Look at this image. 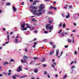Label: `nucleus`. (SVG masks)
<instances>
[{
    "label": "nucleus",
    "instance_id": "473e14b6",
    "mask_svg": "<svg viewBox=\"0 0 79 79\" xmlns=\"http://www.w3.org/2000/svg\"><path fill=\"white\" fill-rule=\"evenodd\" d=\"M75 68V66H72L71 67V69H73V68Z\"/></svg>",
    "mask_w": 79,
    "mask_h": 79
},
{
    "label": "nucleus",
    "instance_id": "4d7b16f0",
    "mask_svg": "<svg viewBox=\"0 0 79 79\" xmlns=\"http://www.w3.org/2000/svg\"><path fill=\"white\" fill-rule=\"evenodd\" d=\"M72 8V6L70 5L69 6V8Z\"/></svg>",
    "mask_w": 79,
    "mask_h": 79
},
{
    "label": "nucleus",
    "instance_id": "4c0bfd02",
    "mask_svg": "<svg viewBox=\"0 0 79 79\" xmlns=\"http://www.w3.org/2000/svg\"><path fill=\"white\" fill-rule=\"evenodd\" d=\"M62 31V30L61 29L58 32V33L59 34H60V33H61V32Z\"/></svg>",
    "mask_w": 79,
    "mask_h": 79
},
{
    "label": "nucleus",
    "instance_id": "a19ab883",
    "mask_svg": "<svg viewBox=\"0 0 79 79\" xmlns=\"http://www.w3.org/2000/svg\"><path fill=\"white\" fill-rule=\"evenodd\" d=\"M74 54H75V55H77V52L76 51H75Z\"/></svg>",
    "mask_w": 79,
    "mask_h": 79
},
{
    "label": "nucleus",
    "instance_id": "338daca9",
    "mask_svg": "<svg viewBox=\"0 0 79 79\" xmlns=\"http://www.w3.org/2000/svg\"><path fill=\"white\" fill-rule=\"evenodd\" d=\"M36 38H35L34 40H33V41H35V40H36Z\"/></svg>",
    "mask_w": 79,
    "mask_h": 79
},
{
    "label": "nucleus",
    "instance_id": "58836bf2",
    "mask_svg": "<svg viewBox=\"0 0 79 79\" xmlns=\"http://www.w3.org/2000/svg\"><path fill=\"white\" fill-rule=\"evenodd\" d=\"M56 47V46L55 45H53V47H52L53 48H55Z\"/></svg>",
    "mask_w": 79,
    "mask_h": 79
},
{
    "label": "nucleus",
    "instance_id": "9b49d317",
    "mask_svg": "<svg viewBox=\"0 0 79 79\" xmlns=\"http://www.w3.org/2000/svg\"><path fill=\"white\" fill-rule=\"evenodd\" d=\"M67 15H66V18H67V19L68 18L70 17V15H69V13H67Z\"/></svg>",
    "mask_w": 79,
    "mask_h": 79
},
{
    "label": "nucleus",
    "instance_id": "412c9836",
    "mask_svg": "<svg viewBox=\"0 0 79 79\" xmlns=\"http://www.w3.org/2000/svg\"><path fill=\"white\" fill-rule=\"evenodd\" d=\"M9 37V35H7V41H9V40H10V38Z\"/></svg>",
    "mask_w": 79,
    "mask_h": 79
},
{
    "label": "nucleus",
    "instance_id": "4468645a",
    "mask_svg": "<svg viewBox=\"0 0 79 79\" xmlns=\"http://www.w3.org/2000/svg\"><path fill=\"white\" fill-rule=\"evenodd\" d=\"M37 71H38V69H35L34 71L35 73H37Z\"/></svg>",
    "mask_w": 79,
    "mask_h": 79
},
{
    "label": "nucleus",
    "instance_id": "a878e982",
    "mask_svg": "<svg viewBox=\"0 0 79 79\" xmlns=\"http://www.w3.org/2000/svg\"><path fill=\"white\" fill-rule=\"evenodd\" d=\"M45 60V58H44L43 59V60H41L42 62H43V61H44Z\"/></svg>",
    "mask_w": 79,
    "mask_h": 79
},
{
    "label": "nucleus",
    "instance_id": "f3484780",
    "mask_svg": "<svg viewBox=\"0 0 79 79\" xmlns=\"http://www.w3.org/2000/svg\"><path fill=\"white\" fill-rule=\"evenodd\" d=\"M21 62L22 63H26L27 62V61H26V60H21Z\"/></svg>",
    "mask_w": 79,
    "mask_h": 79
},
{
    "label": "nucleus",
    "instance_id": "c03bdc74",
    "mask_svg": "<svg viewBox=\"0 0 79 79\" xmlns=\"http://www.w3.org/2000/svg\"><path fill=\"white\" fill-rule=\"evenodd\" d=\"M47 40H47V39H44V40H42V41H47Z\"/></svg>",
    "mask_w": 79,
    "mask_h": 79
},
{
    "label": "nucleus",
    "instance_id": "2f4dec72",
    "mask_svg": "<svg viewBox=\"0 0 79 79\" xmlns=\"http://www.w3.org/2000/svg\"><path fill=\"white\" fill-rule=\"evenodd\" d=\"M12 78H13V79H15L16 77H15V76H12Z\"/></svg>",
    "mask_w": 79,
    "mask_h": 79
},
{
    "label": "nucleus",
    "instance_id": "6e6552de",
    "mask_svg": "<svg viewBox=\"0 0 79 79\" xmlns=\"http://www.w3.org/2000/svg\"><path fill=\"white\" fill-rule=\"evenodd\" d=\"M26 25L27 26L26 27V28H29V29H31V27L29 26V24L28 23H27Z\"/></svg>",
    "mask_w": 79,
    "mask_h": 79
},
{
    "label": "nucleus",
    "instance_id": "37998d69",
    "mask_svg": "<svg viewBox=\"0 0 79 79\" xmlns=\"http://www.w3.org/2000/svg\"><path fill=\"white\" fill-rule=\"evenodd\" d=\"M33 58H34V60H37V59H38V58L35 57H34Z\"/></svg>",
    "mask_w": 79,
    "mask_h": 79
},
{
    "label": "nucleus",
    "instance_id": "09e8293b",
    "mask_svg": "<svg viewBox=\"0 0 79 79\" xmlns=\"http://www.w3.org/2000/svg\"><path fill=\"white\" fill-rule=\"evenodd\" d=\"M73 63H74V61H73L72 62H71L70 65H71V64H73Z\"/></svg>",
    "mask_w": 79,
    "mask_h": 79
},
{
    "label": "nucleus",
    "instance_id": "5701e85b",
    "mask_svg": "<svg viewBox=\"0 0 79 79\" xmlns=\"http://www.w3.org/2000/svg\"><path fill=\"white\" fill-rule=\"evenodd\" d=\"M5 64H8V62H6L4 63L3 65H5Z\"/></svg>",
    "mask_w": 79,
    "mask_h": 79
},
{
    "label": "nucleus",
    "instance_id": "2eb2a0df",
    "mask_svg": "<svg viewBox=\"0 0 79 79\" xmlns=\"http://www.w3.org/2000/svg\"><path fill=\"white\" fill-rule=\"evenodd\" d=\"M15 42H16V43H18V39L16 38H15Z\"/></svg>",
    "mask_w": 79,
    "mask_h": 79
},
{
    "label": "nucleus",
    "instance_id": "603ef678",
    "mask_svg": "<svg viewBox=\"0 0 79 79\" xmlns=\"http://www.w3.org/2000/svg\"><path fill=\"white\" fill-rule=\"evenodd\" d=\"M72 43H74V40L73 39L72 40Z\"/></svg>",
    "mask_w": 79,
    "mask_h": 79
},
{
    "label": "nucleus",
    "instance_id": "69168bd1",
    "mask_svg": "<svg viewBox=\"0 0 79 79\" xmlns=\"http://www.w3.org/2000/svg\"><path fill=\"white\" fill-rule=\"evenodd\" d=\"M25 52H27V48L25 49Z\"/></svg>",
    "mask_w": 79,
    "mask_h": 79
},
{
    "label": "nucleus",
    "instance_id": "6ab92c4d",
    "mask_svg": "<svg viewBox=\"0 0 79 79\" xmlns=\"http://www.w3.org/2000/svg\"><path fill=\"white\" fill-rule=\"evenodd\" d=\"M53 53H54V51L53 50L52 51V52H50V53L49 54V55L50 56L51 55H52V54H53Z\"/></svg>",
    "mask_w": 79,
    "mask_h": 79
},
{
    "label": "nucleus",
    "instance_id": "ea45409f",
    "mask_svg": "<svg viewBox=\"0 0 79 79\" xmlns=\"http://www.w3.org/2000/svg\"><path fill=\"white\" fill-rule=\"evenodd\" d=\"M2 74H4V75H6V72H3L2 73Z\"/></svg>",
    "mask_w": 79,
    "mask_h": 79
},
{
    "label": "nucleus",
    "instance_id": "cd10ccee",
    "mask_svg": "<svg viewBox=\"0 0 79 79\" xmlns=\"http://www.w3.org/2000/svg\"><path fill=\"white\" fill-rule=\"evenodd\" d=\"M49 44H50L51 45H53V43L52 42H49Z\"/></svg>",
    "mask_w": 79,
    "mask_h": 79
},
{
    "label": "nucleus",
    "instance_id": "f257e3e1",
    "mask_svg": "<svg viewBox=\"0 0 79 79\" xmlns=\"http://www.w3.org/2000/svg\"><path fill=\"white\" fill-rule=\"evenodd\" d=\"M44 5L42 4H41L39 7V10H38V12H36L35 13V15H37V16H42V14L45 12V10H43V9H44Z\"/></svg>",
    "mask_w": 79,
    "mask_h": 79
},
{
    "label": "nucleus",
    "instance_id": "aec40b11",
    "mask_svg": "<svg viewBox=\"0 0 79 79\" xmlns=\"http://www.w3.org/2000/svg\"><path fill=\"white\" fill-rule=\"evenodd\" d=\"M10 2H8L6 4V6H10Z\"/></svg>",
    "mask_w": 79,
    "mask_h": 79
},
{
    "label": "nucleus",
    "instance_id": "a18cd8bd",
    "mask_svg": "<svg viewBox=\"0 0 79 79\" xmlns=\"http://www.w3.org/2000/svg\"><path fill=\"white\" fill-rule=\"evenodd\" d=\"M24 2H22L21 3V5H24Z\"/></svg>",
    "mask_w": 79,
    "mask_h": 79
},
{
    "label": "nucleus",
    "instance_id": "e433bc0d",
    "mask_svg": "<svg viewBox=\"0 0 79 79\" xmlns=\"http://www.w3.org/2000/svg\"><path fill=\"white\" fill-rule=\"evenodd\" d=\"M62 25V24L61 23L60 25H59V27H61V25Z\"/></svg>",
    "mask_w": 79,
    "mask_h": 79
},
{
    "label": "nucleus",
    "instance_id": "0eeeda50",
    "mask_svg": "<svg viewBox=\"0 0 79 79\" xmlns=\"http://www.w3.org/2000/svg\"><path fill=\"white\" fill-rule=\"evenodd\" d=\"M67 41L68 42V43H69V44L71 43L72 42L71 40L69 38L67 39Z\"/></svg>",
    "mask_w": 79,
    "mask_h": 79
},
{
    "label": "nucleus",
    "instance_id": "1a4fd4ad",
    "mask_svg": "<svg viewBox=\"0 0 79 79\" xmlns=\"http://www.w3.org/2000/svg\"><path fill=\"white\" fill-rule=\"evenodd\" d=\"M30 11L31 12V13H36L37 10H34L33 9H32Z\"/></svg>",
    "mask_w": 79,
    "mask_h": 79
},
{
    "label": "nucleus",
    "instance_id": "680f3d73",
    "mask_svg": "<svg viewBox=\"0 0 79 79\" xmlns=\"http://www.w3.org/2000/svg\"><path fill=\"white\" fill-rule=\"evenodd\" d=\"M2 69V67L1 66H0V70H1Z\"/></svg>",
    "mask_w": 79,
    "mask_h": 79
},
{
    "label": "nucleus",
    "instance_id": "f8f14e48",
    "mask_svg": "<svg viewBox=\"0 0 79 79\" xmlns=\"http://www.w3.org/2000/svg\"><path fill=\"white\" fill-rule=\"evenodd\" d=\"M12 9L15 12L16 10V7L14 6L12 7Z\"/></svg>",
    "mask_w": 79,
    "mask_h": 79
},
{
    "label": "nucleus",
    "instance_id": "a211bd4d",
    "mask_svg": "<svg viewBox=\"0 0 79 79\" xmlns=\"http://www.w3.org/2000/svg\"><path fill=\"white\" fill-rule=\"evenodd\" d=\"M23 57L24 58H25V59H28V57H27L26 56H24Z\"/></svg>",
    "mask_w": 79,
    "mask_h": 79
},
{
    "label": "nucleus",
    "instance_id": "3c124183",
    "mask_svg": "<svg viewBox=\"0 0 79 79\" xmlns=\"http://www.w3.org/2000/svg\"><path fill=\"white\" fill-rule=\"evenodd\" d=\"M8 76H10V75H11V73H9L7 74Z\"/></svg>",
    "mask_w": 79,
    "mask_h": 79
},
{
    "label": "nucleus",
    "instance_id": "b1692460",
    "mask_svg": "<svg viewBox=\"0 0 79 79\" xmlns=\"http://www.w3.org/2000/svg\"><path fill=\"white\" fill-rule=\"evenodd\" d=\"M65 26H66V24H65V23H64L62 25L63 28H64V27H65Z\"/></svg>",
    "mask_w": 79,
    "mask_h": 79
},
{
    "label": "nucleus",
    "instance_id": "423d86ee",
    "mask_svg": "<svg viewBox=\"0 0 79 79\" xmlns=\"http://www.w3.org/2000/svg\"><path fill=\"white\" fill-rule=\"evenodd\" d=\"M30 8H32L33 10H36L37 9V7L36 6H31L30 7Z\"/></svg>",
    "mask_w": 79,
    "mask_h": 79
},
{
    "label": "nucleus",
    "instance_id": "393cba45",
    "mask_svg": "<svg viewBox=\"0 0 79 79\" xmlns=\"http://www.w3.org/2000/svg\"><path fill=\"white\" fill-rule=\"evenodd\" d=\"M48 74V73H47V71H44V74L45 75L46 74Z\"/></svg>",
    "mask_w": 79,
    "mask_h": 79
},
{
    "label": "nucleus",
    "instance_id": "bf43d9fd",
    "mask_svg": "<svg viewBox=\"0 0 79 79\" xmlns=\"http://www.w3.org/2000/svg\"><path fill=\"white\" fill-rule=\"evenodd\" d=\"M73 24L74 25V26H76V23L75 22Z\"/></svg>",
    "mask_w": 79,
    "mask_h": 79
},
{
    "label": "nucleus",
    "instance_id": "c85d7f7f",
    "mask_svg": "<svg viewBox=\"0 0 79 79\" xmlns=\"http://www.w3.org/2000/svg\"><path fill=\"white\" fill-rule=\"evenodd\" d=\"M66 77H67V75H66L65 76H64L63 78L65 79Z\"/></svg>",
    "mask_w": 79,
    "mask_h": 79
},
{
    "label": "nucleus",
    "instance_id": "c9c22d12",
    "mask_svg": "<svg viewBox=\"0 0 79 79\" xmlns=\"http://www.w3.org/2000/svg\"><path fill=\"white\" fill-rule=\"evenodd\" d=\"M43 67H46L47 66V65H46L45 64H44L43 65Z\"/></svg>",
    "mask_w": 79,
    "mask_h": 79
},
{
    "label": "nucleus",
    "instance_id": "79ce46f5",
    "mask_svg": "<svg viewBox=\"0 0 79 79\" xmlns=\"http://www.w3.org/2000/svg\"><path fill=\"white\" fill-rule=\"evenodd\" d=\"M44 34H47V33H48V31H44Z\"/></svg>",
    "mask_w": 79,
    "mask_h": 79
},
{
    "label": "nucleus",
    "instance_id": "20e7f679",
    "mask_svg": "<svg viewBox=\"0 0 79 79\" xmlns=\"http://www.w3.org/2000/svg\"><path fill=\"white\" fill-rule=\"evenodd\" d=\"M58 53H59V49L58 50H56V56H57L58 57H59V58L60 59V57L62 55V54H63V52H62L61 53L60 55V56H59L58 55Z\"/></svg>",
    "mask_w": 79,
    "mask_h": 79
},
{
    "label": "nucleus",
    "instance_id": "f704fd0d",
    "mask_svg": "<svg viewBox=\"0 0 79 79\" xmlns=\"http://www.w3.org/2000/svg\"><path fill=\"white\" fill-rule=\"evenodd\" d=\"M36 3L35 2V1H34V2L33 3V5H36Z\"/></svg>",
    "mask_w": 79,
    "mask_h": 79
},
{
    "label": "nucleus",
    "instance_id": "49530a36",
    "mask_svg": "<svg viewBox=\"0 0 79 79\" xmlns=\"http://www.w3.org/2000/svg\"><path fill=\"white\" fill-rule=\"evenodd\" d=\"M48 14H52V13L50 11L48 12Z\"/></svg>",
    "mask_w": 79,
    "mask_h": 79
},
{
    "label": "nucleus",
    "instance_id": "c756f323",
    "mask_svg": "<svg viewBox=\"0 0 79 79\" xmlns=\"http://www.w3.org/2000/svg\"><path fill=\"white\" fill-rule=\"evenodd\" d=\"M48 22L49 23H50V24H52V22L51 20L48 21Z\"/></svg>",
    "mask_w": 79,
    "mask_h": 79
},
{
    "label": "nucleus",
    "instance_id": "4be33fe9",
    "mask_svg": "<svg viewBox=\"0 0 79 79\" xmlns=\"http://www.w3.org/2000/svg\"><path fill=\"white\" fill-rule=\"evenodd\" d=\"M27 77V75H24L20 77V78H23V77Z\"/></svg>",
    "mask_w": 79,
    "mask_h": 79
},
{
    "label": "nucleus",
    "instance_id": "774afa93",
    "mask_svg": "<svg viewBox=\"0 0 79 79\" xmlns=\"http://www.w3.org/2000/svg\"><path fill=\"white\" fill-rule=\"evenodd\" d=\"M13 32H10V35H12V34H13Z\"/></svg>",
    "mask_w": 79,
    "mask_h": 79
},
{
    "label": "nucleus",
    "instance_id": "9d476101",
    "mask_svg": "<svg viewBox=\"0 0 79 79\" xmlns=\"http://www.w3.org/2000/svg\"><path fill=\"white\" fill-rule=\"evenodd\" d=\"M49 8L50 9H54V10H56V7L51 6Z\"/></svg>",
    "mask_w": 79,
    "mask_h": 79
},
{
    "label": "nucleus",
    "instance_id": "dca6fc26",
    "mask_svg": "<svg viewBox=\"0 0 79 79\" xmlns=\"http://www.w3.org/2000/svg\"><path fill=\"white\" fill-rule=\"evenodd\" d=\"M36 44H37V43L36 42H35L34 43V45L33 46L34 48H35V45H36Z\"/></svg>",
    "mask_w": 79,
    "mask_h": 79
},
{
    "label": "nucleus",
    "instance_id": "052dcab7",
    "mask_svg": "<svg viewBox=\"0 0 79 79\" xmlns=\"http://www.w3.org/2000/svg\"><path fill=\"white\" fill-rule=\"evenodd\" d=\"M33 63V61H32L30 63V64H32Z\"/></svg>",
    "mask_w": 79,
    "mask_h": 79
},
{
    "label": "nucleus",
    "instance_id": "f03ea898",
    "mask_svg": "<svg viewBox=\"0 0 79 79\" xmlns=\"http://www.w3.org/2000/svg\"><path fill=\"white\" fill-rule=\"evenodd\" d=\"M50 26V24H48L46 25V28L47 30H52L53 29V26Z\"/></svg>",
    "mask_w": 79,
    "mask_h": 79
},
{
    "label": "nucleus",
    "instance_id": "13d9d810",
    "mask_svg": "<svg viewBox=\"0 0 79 79\" xmlns=\"http://www.w3.org/2000/svg\"><path fill=\"white\" fill-rule=\"evenodd\" d=\"M61 15L63 16V17H64V14H62Z\"/></svg>",
    "mask_w": 79,
    "mask_h": 79
},
{
    "label": "nucleus",
    "instance_id": "72a5a7b5",
    "mask_svg": "<svg viewBox=\"0 0 79 79\" xmlns=\"http://www.w3.org/2000/svg\"><path fill=\"white\" fill-rule=\"evenodd\" d=\"M31 21H36V20H35V19L34 18H33V19L31 20Z\"/></svg>",
    "mask_w": 79,
    "mask_h": 79
},
{
    "label": "nucleus",
    "instance_id": "39448f33",
    "mask_svg": "<svg viewBox=\"0 0 79 79\" xmlns=\"http://www.w3.org/2000/svg\"><path fill=\"white\" fill-rule=\"evenodd\" d=\"M21 71H22V68L21 67V66H19L17 71V72H20Z\"/></svg>",
    "mask_w": 79,
    "mask_h": 79
},
{
    "label": "nucleus",
    "instance_id": "7ed1b4c3",
    "mask_svg": "<svg viewBox=\"0 0 79 79\" xmlns=\"http://www.w3.org/2000/svg\"><path fill=\"white\" fill-rule=\"evenodd\" d=\"M25 23H23V24L21 25V27H22L20 28V29L22 30V31H26L27 30V28H25Z\"/></svg>",
    "mask_w": 79,
    "mask_h": 79
},
{
    "label": "nucleus",
    "instance_id": "8fccbe9b",
    "mask_svg": "<svg viewBox=\"0 0 79 79\" xmlns=\"http://www.w3.org/2000/svg\"><path fill=\"white\" fill-rule=\"evenodd\" d=\"M47 76L48 77V78H50V76H49V75L47 74Z\"/></svg>",
    "mask_w": 79,
    "mask_h": 79
},
{
    "label": "nucleus",
    "instance_id": "ddd939ff",
    "mask_svg": "<svg viewBox=\"0 0 79 79\" xmlns=\"http://www.w3.org/2000/svg\"><path fill=\"white\" fill-rule=\"evenodd\" d=\"M56 63L54 62L53 63V64H52V67H53V68L55 67H54V66H55V65H56Z\"/></svg>",
    "mask_w": 79,
    "mask_h": 79
},
{
    "label": "nucleus",
    "instance_id": "0e129e2a",
    "mask_svg": "<svg viewBox=\"0 0 79 79\" xmlns=\"http://www.w3.org/2000/svg\"><path fill=\"white\" fill-rule=\"evenodd\" d=\"M29 1L30 2H33V0H30Z\"/></svg>",
    "mask_w": 79,
    "mask_h": 79
},
{
    "label": "nucleus",
    "instance_id": "e2e57ef3",
    "mask_svg": "<svg viewBox=\"0 0 79 79\" xmlns=\"http://www.w3.org/2000/svg\"><path fill=\"white\" fill-rule=\"evenodd\" d=\"M2 10L1 9H0V13H2Z\"/></svg>",
    "mask_w": 79,
    "mask_h": 79
},
{
    "label": "nucleus",
    "instance_id": "bb28decb",
    "mask_svg": "<svg viewBox=\"0 0 79 79\" xmlns=\"http://www.w3.org/2000/svg\"><path fill=\"white\" fill-rule=\"evenodd\" d=\"M10 62H13L15 61V60H14L13 59H11L10 60Z\"/></svg>",
    "mask_w": 79,
    "mask_h": 79
},
{
    "label": "nucleus",
    "instance_id": "de8ad7c7",
    "mask_svg": "<svg viewBox=\"0 0 79 79\" xmlns=\"http://www.w3.org/2000/svg\"><path fill=\"white\" fill-rule=\"evenodd\" d=\"M30 29H31V30H34V27H31V28Z\"/></svg>",
    "mask_w": 79,
    "mask_h": 79
},
{
    "label": "nucleus",
    "instance_id": "864d4df0",
    "mask_svg": "<svg viewBox=\"0 0 79 79\" xmlns=\"http://www.w3.org/2000/svg\"><path fill=\"white\" fill-rule=\"evenodd\" d=\"M64 47L65 48H68V45H65L64 46Z\"/></svg>",
    "mask_w": 79,
    "mask_h": 79
},
{
    "label": "nucleus",
    "instance_id": "7c9ffc66",
    "mask_svg": "<svg viewBox=\"0 0 79 79\" xmlns=\"http://www.w3.org/2000/svg\"><path fill=\"white\" fill-rule=\"evenodd\" d=\"M61 35H62L63 36H64V33H61Z\"/></svg>",
    "mask_w": 79,
    "mask_h": 79
},
{
    "label": "nucleus",
    "instance_id": "5fc2aeb1",
    "mask_svg": "<svg viewBox=\"0 0 79 79\" xmlns=\"http://www.w3.org/2000/svg\"><path fill=\"white\" fill-rule=\"evenodd\" d=\"M15 76H16V77H20L19 76L17 75L16 74H15Z\"/></svg>",
    "mask_w": 79,
    "mask_h": 79
},
{
    "label": "nucleus",
    "instance_id": "6e6d98bb",
    "mask_svg": "<svg viewBox=\"0 0 79 79\" xmlns=\"http://www.w3.org/2000/svg\"><path fill=\"white\" fill-rule=\"evenodd\" d=\"M68 35V32H66L65 33H64V35Z\"/></svg>",
    "mask_w": 79,
    "mask_h": 79
}]
</instances>
